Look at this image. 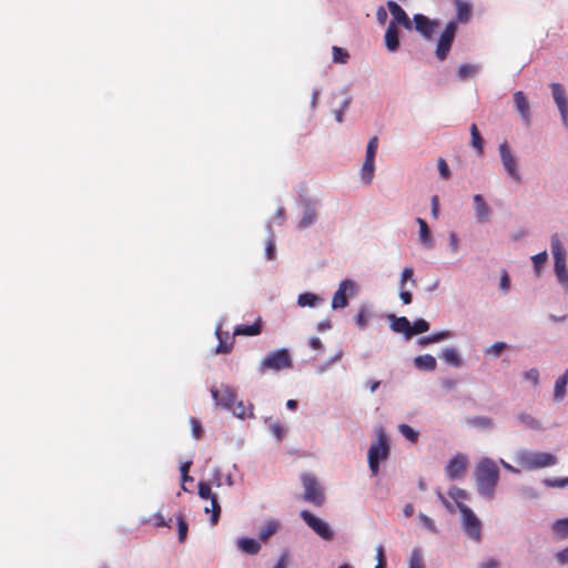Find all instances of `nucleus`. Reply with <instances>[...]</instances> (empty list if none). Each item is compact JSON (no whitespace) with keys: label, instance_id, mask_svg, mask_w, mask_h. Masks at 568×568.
<instances>
[{"label":"nucleus","instance_id":"f257e3e1","mask_svg":"<svg viewBox=\"0 0 568 568\" xmlns=\"http://www.w3.org/2000/svg\"><path fill=\"white\" fill-rule=\"evenodd\" d=\"M475 478L479 495L493 498L499 480L497 464L490 458H483L476 466Z\"/></svg>","mask_w":568,"mask_h":568},{"label":"nucleus","instance_id":"f03ea898","mask_svg":"<svg viewBox=\"0 0 568 568\" xmlns=\"http://www.w3.org/2000/svg\"><path fill=\"white\" fill-rule=\"evenodd\" d=\"M515 462L526 470H535L555 466L558 459L550 453L520 450L516 454Z\"/></svg>","mask_w":568,"mask_h":568},{"label":"nucleus","instance_id":"7ed1b4c3","mask_svg":"<svg viewBox=\"0 0 568 568\" xmlns=\"http://www.w3.org/2000/svg\"><path fill=\"white\" fill-rule=\"evenodd\" d=\"M389 455V442L383 428L377 429V440L368 449V466L374 476L379 473V462L386 460Z\"/></svg>","mask_w":568,"mask_h":568},{"label":"nucleus","instance_id":"20e7f679","mask_svg":"<svg viewBox=\"0 0 568 568\" xmlns=\"http://www.w3.org/2000/svg\"><path fill=\"white\" fill-rule=\"evenodd\" d=\"M293 361L287 349L281 348L267 354L261 365L260 372L265 374L267 371L278 372L286 368H292Z\"/></svg>","mask_w":568,"mask_h":568},{"label":"nucleus","instance_id":"39448f33","mask_svg":"<svg viewBox=\"0 0 568 568\" xmlns=\"http://www.w3.org/2000/svg\"><path fill=\"white\" fill-rule=\"evenodd\" d=\"M463 517V529L469 538L479 542L481 539V523L474 511L465 504H458Z\"/></svg>","mask_w":568,"mask_h":568},{"label":"nucleus","instance_id":"423d86ee","mask_svg":"<svg viewBox=\"0 0 568 568\" xmlns=\"http://www.w3.org/2000/svg\"><path fill=\"white\" fill-rule=\"evenodd\" d=\"M457 32V24L454 21H450L446 24L444 31L440 33L437 47L435 50V55L439 61H444L454 42L455 36Z\"/></svg>","mask_w":568,"mask_h":568},{"label":"nucleus","instance_id":"0eeeda50","mask_svg":"<svg viewBox=\"0 0 568 568\" xmlns=\"http://www.w3.org/2000/svg\"><path fill=\"white\" fill-rule=\"evenodd\" d=\"M301 517L324 540H332L334 538V532L326 521L307 510H303Z\"/></svg>","mask_w":568,"mask_h":568},{"label":"nucleus","instance_id":"6e6552de","mask_svg":"<svg viewBox=\"0 0 568 568\" xmlns=\"http://www.w3.org/2000/svg\"><path fill=\"white\" fill-rule=\"evenodd\" d=\"M302 481L304 485V499L316 506L322 505L324 501V494L317 480L313 476L304 475L302 477Z\"/></svg>","mask_w":568,"mask_h":568},{"label":"nucleus","instance_id":"1a4fd4ad","mask_svg":"<svg viewBox=\"0 0 568 568\" xmlns=\"http://www.w3.org/2000/svg\"><path fill=\"white\" fill-rule=\"evenodd\" d=\"M356 291V284L354 281L346 278L341 282L337 291L333 295L332 307L334 310L344 308L347 306V293L354 295Z\"/></svg>","mask_w":568,"mask_h":568},{"label":"nucleus","instance_id":"9d476101","mask_svg":"<svg viewBox=\"0 0 568 568\" xmlns=\"http://www.w3.org/2000/svg\"><path fill=\"white\" fill-rule=\"evenodd\" d=\"M413 28L426 40H430L439 27L438 21L432 20L422 13L413 17Z\"/></svg>","mask_w":568,"mask_h":568},{"label":"nucleus","instance_id":"9b49d317","mask_svg":"<svg viewBox=\"0 0 568 568\" xmlns=\"http://www.w3.org/2000/svg\"><path fill=\"white\" fill-rule=\"evenodd\" d=\"M499 154L503 162V165L507 173L517 182L521 180L520 174L517 170V161L513 155L509 145L507 142H503L499 145Z\"/></svg>","mask_w":568,"mask_h":568},{"label":"nucleus","instance_id":"f8f14e48","mask_svg":"<svg viewBox=\"0 0 568 568\" xmlns=\"http://www.w3.org/2000/svg\"><path fill=\"white\" fill-rule=\"evenodd\" d=\"M551 93L557 104L561 120L565 126H568V99L566 97V91L560 83L554 82L550 84Z\"/></svg>","mask_w":568,"mask_h":568},{"label":"nucleus","instance_id":"ddd939ff","mask_svg":"<svg viewBox=\"0 0 568 568\" xmlns=\"http://www.w3.org/2000/svg\"><path fill=\"white\" fill-rule=\"evenodd\" d=\"M211 394L216 404L226 409L232 408L236 400V394L230 386L212 387Z\"/></svg>","mask_w":568,"mask_h":568},{"label":"nucleus","instance_id":"4468645a","mask_svg":"<svg viewBox=\"0 0 568 568\" xmlns=\"http://www.w3.org/2000/svg\"><path fill=\"white\" fill-rule=\"evenodd\" d=\"M468 460L463 454L454 456L446 466L447 476L450 479L460 478L467 469Z\"/></svg>","mask_w":568,"mask_h":568},{"label":"nucleus","instance_id":"2eb2a0df","mask_svg":"<svg viewBox=\"0 0 568 568\" xmlns=\"http://www.w3.org/2000/svg\"><path fill=\"white\" fill-rule=\"evenodd\" d=\"M514 103L525 124L529 125L531 122L530 105L523 91H516L514 93Z\"/></svg>","mask_w":568,"mask_h":568},{"label":"nucleus","instance_id":"dca6fc26","mask_svg":"<svg viewBox=\"0 0 568 568\" xmlns=\"http://www.w3.org/2000/svg\"><path fill=\"white\" fill-rule=\"evenodd\" d=\"M387 8L393 16L395 22L404 27L406 30L413 29V21L409 19L404 9L395 1H387Z\"/></svg>","mask_w":568,"mask_h":568},{"label":"nucleus","instance_id":"f3484780","mask_svg":"<svg viewBox=\"0 0 568 568\" xmlns=\"http://www.w3.org/2000/svg\"><path fill=\"white\" fill-rule=\"evenodd\" d=\"M385 45L390 52H395L399 48V36L395 22H390L386 29Z\"/></svg>","mask_w":568,"mask_h":568},{"label":"nucleus","instance_id":"a211bd4d","mask_svg":"<svg viewBox=\"0 0 568 568\" xmlns=\"http://www.w3.org/2000/svg\"><path fill=\"white\" fill-rule=\"evenodd\" d=\"M262 332V322L258 318L252 325H237L234 328L233 336L245 335V336H256Z\"/></svg>","mask_w":568,"mask_h":568},{"label":"nucleus","instance_id":"6ab92c4d","mask_svg":"<svg viewBox=\"0 0 568 568\" xmlns=\"http://www.w3.org/2000/svg\"><path fill=\"white\" fill-rule=\"evenodd\" d=\"M474 209H475L476 217L479 222L487 221V219L489 216V207L480 194H476L474 196Z\"/></svg>","mask_w":568,"mask_h":568},{"label":"nucleus","instance_id":"aec40b11","mask_svg":"<svg viewBox=\"0 0 568 568\" xmlns=\"http://www.w3.org/2000/svg\"><path fill=\"white\" fill-rule=\"evenodd\" d=\"M317 220L316 210L313 205L307 204L303 212V217L301 219L298 223L300 230H305L313 225Z\"/></svg>","mask_w":568,"mask_h":568},{"label":"nucleus","instance_id":"412c9836","mask_svg":"<svg viewBox=\"0 0 568 568\" xmlns=\"http://www.w3.org/2000/svg\"><path fill=\"white\" fill-rule=\"evenodd\" d=\"M389 318L392 320L390 327L394 332L403 333L407 337H409L410 323L406 317H397L395 315H389Z\"/></svg>","mask_w":568,"mask_h":568},{"label":"nucleus","instance_id":"4be33fe9","mask_svg":"<svg viewBox=\"0 0 568 568\" xmlns=\"http://www.w3.org/2000/svg\"><path fill=\"white\" fill-rule=\"evenodd\" d=\"M216 336L219 339V345L216 347L217 354H229L233 348V341L227 342L230 336L227 333H223L221 327L216 328Z\"/></svg>","mask_w":568,"mask_h":568},{"label":"nucleus","instance_id":"5701e85b","mask_svg":"<svg viewBox=\"0 0 568 568\" xmlns=\"http://www.w3.org/2000/svg\"><path fill=\"white\" fill-rule=\"evenodd\" d=\"M550 246L555 263L566 261V252L558 234L551 236Z\"/></svg>","mask_w":568,"mask_h":568},{"label":"nucleus","instance_id":"b1692460","mask_svg":"<svg viewBox=\"0 0 568 568\" xmlns=\"http://www.w3.org/2000/svg\"><path fill=\"white\" fill-rule=\"evenodd\" d=\"M237 546L243 552L248 555H256L261 549V545L255 539L247 537L240 538Z\"/></svg>","mask_w":568,"mask_h":568},{"label":"nucleus","instance_id":"393cba45","mask_svg":"<svg viewBox=\"0 0 568 568\" xmlns=\"http://www.w3.org/2000/svg\"><path fill=\"white\" fill-rule=\"evenodd\" d=\"M414 364L422 371H434L437 366L436 358L429 354L417 356L414 359Z\"/></svg>","mask_w":568,"mask_h":568},{"label":"nucleus","instance_id":"a878e982","mask_svg":"<svg viewBox=\"0 0 568 568\" xmlns=\"http://www.w3.org/2000/svg\"><path fill=\"white\" fill-rule=\"evenodd\" d=\"M567 384H568V369L555 383V388H554L555 400H561L566 396Z\"/></svg>","mask_w":568,"mask_h":568},{"label":"nucleus","instance_id":"bb28decb","mask_svg":"<svg viewBox=\"0 0 568 568\" xmlns=\"http://www.w3.org/2000/svg\"><path fill=\"white\" fill-rule=\"evenodd\" d=\"M456 16L459 22H467L470 19V6L464 0H455Z\"/></svg>","mask_w":568,"mask_h":568},{"label":"nucleus","instance_id":"cd10ccee","mask_svg":"<svg viewBox=\"0 0 568 568\" xmlns=\"http://www.w3.org/2000/svg\"><path fill=\"white\" fill-rule=\"evenodd\" d=\"M470 145L478 152V154H483L484 152V140L480 135V132L475 123L470 125Z\"/></svg>","mask_w":568,"mask_h":568},{"label":"nucleus","instance_id":"c85d7f7f","mask_svg":"<svg viewBox=\"0 0 568 568\" xmlns=\"http://www.w3.org/2000/svg\"><path fill=\"white\" fill-rule=\"evenodd\" d=\"M440 358L445 361L447 364L453 365L455 367L462 365V361L457 351L452 347L445 348L440 354Z\"/></svg>","mask_w":568,"mask_h":568},{"label":"nucleus","instance_id":"c756f323","mask_svg":"<svg viewBox=\"0 0 568 568\" xmlns=\"http://www.w3.org/2000/svg\"><path fill=\"white\" fill-rule=\"evenodd\" d=\"M555 274L557 276L558 282L568 290V270L566 266V261L555 263Z\"/></svg>","mask_w":568,"mask_h":568},{"label":"nucleus","instance_id":"7c9ffc66","mask_svg":"<svg viewBox=\"0 0 568 568\" xmlns=\"http://www.w3.org/2000/svg\"><path fill=\"white\" fill-rule=\"evenodd\" d=\"M450 336H452V333L449 331H443V332H438V333H435V334L429 335V336L422 337L419 339V344L425 346V345H428V344H433V343H437V342H440V341L448 339Z\"/></svg>","mask_w":568,"mask_h":568},{"label":"nucleus","instance_id":"2f4dec72","mask_svg":"<svg viewBox=\"0 0 568 568\" xmlns=\"http://www.w3.org/2000/svg\"><path fill=\"white\" fill-rule=\"evenodd\" d=\"M416 222L419 225V240L423 244H426L428 246H432V236L429 227L425 220L417 217Z\"/></svg>","mask_w":568,"mask_h":568},{"label":"nucleus","instance_id":"473e14b6","mask_svg":"<svg viewBox=\"0 0 568 568\" xmlns=\"http://www.w3.org/2000/svg\"><path fill=\"white\" fill-rule=\"evenodd\" d=\"M552 530L555 535L560 539L568 538V517L558 519L552 525Z\"/></svg>","mask_w":568,"mask_h":568},{"label":"nucleus","instance_id":"72a5a7b5","mask_svg":"<svg viewBox=\"0 0 568 568\" xmlns=\"http://www.w3.org/2000/svg\"><path fill=\"white\" fill-rule=\"evenodd\" d=\"M408 568H426L425 561H424V555L419 548H414L412 550V554H410V557L408 560Z\"/></svg>","mask_w":568,"mask_h":568},{"label":"nucleus","instance_id":"f704fd0d","mask_svg":"<svg viewBox=\"0 0 568 568\" xmlns=\"http://www.w3.org/2000/svg\"><path fill=\"white\" fill-rule=\"evenodd\" d=\"M375 164L373 160H366L362 166V179L365 183L369 184L374 176Z\"/></svg>","mask_w":568,"mask_h":568},{"label":"nucleus","instance_id":"c9c22d12","mask_svg":"<svg viewBox=\"0 0 568 568\" xmlns=\"http://www.w3.org/2000/svg\"><path fill=\"white\" fill-rule=\"evenodd\" d=\"M210 500H211V508L206 507L205 508V513L212 511L211 524L213 526H215L219 523L221 507H220V504L217 501V496L216 495L214 497H212Z\"/></svg>","mask_w":568,"mask_h":568},{"label":"nucleus","instance_id":"e433bc0d","mask_svg":"<svg viewBox=\"0 0 568 568\" xmlns=\"http://www.w3.org/2000/svg\"><path fill=\"white\" fill-rule=\"evenodd\" d=\"M478 72V67L474 64H462L457 71V75L460 80H466L474 77Z\"/></svg>","mask_w":568,"mask_h":568},{"label":"nucleus","instance_id":"4c0bfd02","mask_svg":"<svg viewBox=\"0 0 568 568\" xmlns=\"http://www.w3.org/2000/svg\"><path fill=\"white\" fill-rule=\"evenodd\" d=\"M429 329V324L427 321L419 318L414 322V324H410V331H409V337L425 333Z\"/></svg>","mask_w":568,"mask_h":568},{"label":"nucleus","instance_id":"58836bf2","mask_svg":"<svg viewBox=\"0 0 568 568\" xmlns=\"http://www.w3.org/2000/svg\"><path fill=\"white\" fill-rule=\"evenodd\" d=\"M400 434L412 443L418 440V433L407 424H400L398 426Z\"/></svg>","mask_w":568,"mask_h":568},{"label":"nucleus","instance_id":"ea45409f","mask_svg":"<svg viewBox=\"0 0 568 568\" xmlns=\"http://www.w3.org/2000/svg\"><path fill=\"white\" fill-rule=\"evenodd\" d=\"M278 528L276 521H268L260 531V539L266 541Z\"/></svg>","mask_w":568,"mask_h":568},{"label":"nucleus","instance_id":"a19ab883","mask_svg":"<svg viewBox=\"0 0 568 568\" xmlns=\"http://www.w3.org/2000/svg\"><path fill=\"white\" fill-rule=\"evenodd\" d=\"M318 297L313 293H303L297 298V304L302 307L314 306Z\"/></svg>","mask_w":568,"mask_h":568},{"label":"nucleus","instance_id":"79ce46f5","mask_svg":"<svg viewBox=\"0 0 568 568\" xmlns=\"http://www.w3.org/2000/svg\"><path fill=\"white\" fill-rule=\"evenodd\" d=\"M518 419L531 429H540L541 427L540 422L529 414H520Z\"/></svg>","mask_w":568,"mask_h":568},{"label":"nucleus","instance_id":"37998d69","mask_svg":"<svg viewBox=\"0 0 568 568\" xmlns=\"http://www.w3.org/2000/svg\"><path fill=\"white\" fill-rule=\"evenodd\" d=\"M333 61L336 63H346L349 55L348 52L339 47L334 45L333 49Z\"/></svg>","mask_w":568,"mask_h":568},{"label":"nucleus","instance_id":"c03bdc74","mask_svg":"<svg viewBox=\"0 0 568 568\" xmlns=\"http://www.w3.org/2000/svg\"><path fill=\"white\" fill-rule=\"evenodd\" d=\"M469 423L477 428H490L494 426L493 419L485 416L474 417Z\"/></svg>","mask_w":568,"mask_h":568},{"label":"nucleus","instance_id":"a18cd8bd","mask_svg":"<svg viewBox=\"0 0 568 568\" xmlns=\"http://www.w3.org/2000/svg\"><path fill=\"white\" fill-rule=\"evenodd\" d=\"M179 540L183 542L186 539L189 525L182 514L178 516Z\"/></svg>","mask_w":568,"mask_h":568},{"label":"nucleus","instance_id":"49530a36","mask_svg":"<svg viewBox=\"0 0 568 568\" xmlns=\"http://www.w3.org/2000/svg\"><path fill=\"white\" fill-rule=\"evenodd\" d=\"M449 496L456 501V504H463L462 500L468 498V493L462 488L453 487L448 491Z\"/></svg>","mask_w":568,"mask_h":568},{"label":"nucleus","instance_id":"de8ad7c7","mask_svg":"<svg viewBox=\"0 0 568 568\" xmlns=\"http://www.w3.org/2000/svg\"><path fill=\"white\" fill-rule=\"evenodd\" d=\"M547 258L548 254L546 251H542L531 257L537 274L540 273V267L546 263Z\"/></svg>","mask_w":568,"mask_h":568},{"label":"nucleus","instance_id":"09e8293b","mask_svg":"<svg viewBox=\"0 0 568 568\" xmlns=\"http://www.w3.org/2000/svg\"><path fill=\"white\" fill-rule=\"evenodd\" d=\"M544 485L547 486V487H558V488H564L566 486H568V477H565V478H545L542 480Z\"/></svg>","mask_w":568,"mask_h":568},{"label":"nucleus","instance_id":"8fccbe9b","mask_svg":"<svg viewBox=\"0 0 568 568\" xmlns=\"http://www.w3.org/2000/svg\"><path fill=\"white\" fill-rule=\"evenodd\" d=\"M199 496L203 499H211L215 496V494L212 493L210 484L205 481L199 483Z\"/></svg>","mask_w":568,"mask_h":568},{"label":"nucleus","instance_id":"3c124183","mask_svg":"<svg viewBox=\"0 0 568 568\" xmlns=\"http://www.w3.org/2000/svg\"><path fill=\"white\" fill-rule=\"evenodd\" d=\"M506 347H507L506 343H504V342H496L490 347L485 349V354L486 355L498 356Z\"/></svg>","mask_w":568,"mask_h":568},{"label":"nucleus","instance_id":"603ef678","mask_svg":"<svg viewBox=\"0 0 568 568\" xmlns=\"http://www.w3.org/2000/svg\"><path fill=\"white\" fill-rule=\"evenodd\" d=\"M414 271L412 267H405L402 272L399 288H404L407 281H412L413 285H415V280H413Z\"/></svg>","mask_w":568,"mask_h":568},{"label":"nucleus","instance_id":"864d4df0","mask_svg":"<svg viewBox=\"0 0 568 568\" xmlns=\"http://www.w3.org/2000/svg\"><path fill=\"white\" fill-rule=\"evenodd\" d=\"M367 321H368V314H367V311L362 307L357 315L355 316V323L361 327H365L366 324H367Z\"/></svg>","mask_w":568,"mask_h":568},{"label":"nucleus","instance_id":"5fc2aeb1","mask_svg":"<svg viewBox=\"0 0 568 568\" xmlns=\"http://www.w3.org/2000/svg\"><path fill=\"white\" fill-rule=\"evenodd\" d=\"M439 174L443 179L448 180L450 178V170L446 161L440 158L437 163Z\"/></svg>","mask_w":568,"mask_h":568},{"label":"nucleus","instance_id":"6e6d98bb","mask_svg":"<svg viewBox=\"0 0 568 568\" xmlns=\"http://www.w3.org/2000/svg\"><path fill=\"white\" fill-rule=\"evenodd\" d=\"M230 409L233 412L234 415H236L237 417H241V418H243L247 415V409L242 402L235 400L233 407Z\"/></svg>","mask_w":568,"mask_h":568},{"label":"nucleus","instance_id":"4d7b16f0","mask_svg":"<svg viewBox=\"0 0 568 568\" xmlns=\"http://www.w3.org/2000/svg\"><path fill=\"white\" fill-rule=\"evenodd\" d=\"M192 434L195 439H200L203 433L202 425L196 418H191Z\"/></svg>","mask_w":568,"mask_h":568},{"label":"nucleus","instance_id":"13d9d810","mask_svg":"<svg viewBox=\"0 0 568 568\" xmlns=\"http://www.w3.org/2000/svg\"><path fill=\"white\" fill-rule=\"evenodd\" d=\"M265 254L267 260L272 261L275 257V242L273 239H270L265 246Z\"/></svg>","mask_w":568,"mask_h":568},{"label":"nucleus","instance_id":"bf43d9fd","mask_svg":"<svg viewBox=\"0 0 568 568\" xmlns=\"http://www.w3.org/2000/svg\"><path fill=\"white\" fill-rule=\"evenodd\" d=\"M419 519L420 521L423 523V525L430 531H436V526H435V523L432 518H429L428 516L424 515V514H420L419 516Z\"/></svg>","mask_w":568,"mask_h":568},{"label":"nucleus","instance_id":"052dcab7","mask_svg":"<svg viewBox=\"0 0 568 568\" xmlns=\"http://www.w3.org/2000/svg\"><path fill=\"white\" fill-rule=\"evenodd\" d=\"M343 357V351H339L334 357H332L331 359H328L324 365H322L318 371L321 373H323L324 371H326L331 365H333L334 363L338 362L341 358Z\"/></svg>","mask_w":568,"mask_h":568},{"label":"nucleus","instance_id":"680f3d73","mask_svg":"<svg viewBox=\"0 0 568 568\" xmlns=\"http://www.w3.org/2000/svg\"><path fill=\"white\" fill-rule=\"evenodd\" d=\"M526 379L530 381L534 385L539 382V372L536 368H531L525 373Z\"/></svg>","mask_w":568,"mask_h":568},{"label":"nucleus","instance_id":"e2e57ef3","mask_svg":"<svg viewBox=\"0 0 568 568\" xmlns=\"http://www.w3.org/2000/svg\"><path fill=\"white\" fill-rule=\"evenodd\" d=\"M190 467H191V462H185L180 467L183 481L192 480V477L189 476Z\"/></svg>","mask_w":568,"mask_h":568},{"label":"nucleus","instance_id":"0e129e2a","mask_svg":"<svg viewBox=\"0 0 568 568\" xmlns=\"http://www.w3.org/2000/svg\"><path fill=\"white\" fill-rule=\"evenodd\" d=\"M500 564L494 558H489L480 562L479 568H499Z\"/></svg>","mask_w":568,"mask_h":568},{"label":"nucleus","instance_id":"69168bd1","mask_svg":"<svg viewBox=\"0 0 568 568\" xmlns=\"http://www.w3.org/2000/svg\"><path fill=\"white\" fill-rule=\"evenodd\" d=\"M399 297L404 304H410L412 303V293L407 290L400 288Z\"/></svg>","mask_w":568,"mask_h":568},{"label":"nucleus","instance_id":"338daca9","mask_svg":"<svg viewBox=\"0 0 568 568\" xmlns=\"http://www.w3.org/2000/svg\"><path fill=\"white\" fill-rule=\"evenodd\" d=\"M556 558L561 565L568 564V547L557 552Z\"/></svg>","mask_w":568,"mask_h":568},{"label":"nucleus","instance_id":"774afa93","mask_svg":"<svg viewBox=\"0 0 568 568\" xmlns=\"http://www.w3.org/2000/svg\"><path fill=\"white\" fill-rule=\"evenodd\" d=\"M376 19L381 24H384L387 19V12L384 7H379L376 11Z\"/></svg>","mask_w":568,"mask_h":568}]
</instances>
